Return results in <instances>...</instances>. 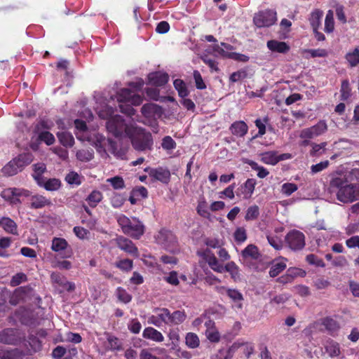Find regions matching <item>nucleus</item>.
Wrapping results in <instances>:
<instances>
[{"mask_svg":"<svg viewBox=\"0 0 359 359\" xmlns=\"http://www.w3.org/2000/svg\"><path fill=\"white\" fill-rule=\"evenodd\" d=\"M98 116L107 119V131L116 137H128L133 148L137 151L151 150L153 139L150 133L135 127L130 119L124 120L119 115H114V111L108 105L97 107Z\"/></svg>","mask_w":359,"mask_h":359,"instance_id":"1","label":"nucleus"},{"mask_svg":"<svg viewBox=\"0 0 359 359\" xmlns=\"http://www.w3.org/2000/svg\"><path fill=\"white\" fill-rule=\"evenodd\" d=\"M328 191L343 203L359 200V168L346 172H335L330 175Z\"/></svg>","mask_w":359,"mask_h":359,"instance_id":"2","label":"nucleus"},{"mask_svg":"<svg viewBox=\"0 0 359 359\" xmlns=\"http://www.w3.org/2000/svg\"><path fill=\"white\" fill-rule=\"evenodd\" d=\"M74 124L76 129V136L77 139L81 141L89 142L95 147L97 153L102 158H109L107 151L111 152L117 158H126V149H118L116 143L111 139H106L103 135L95 131H90L86 127V123L80 119H76Z\"/></svg>","mask_w":359,"mask_h":359,"instance_id":"3","label":"nucleus"},{"mask_svg":"<svg viewBox=\"0 0 359 359\" xmlns=\"http://www.w3.org/2000/svg\"><path fill=\"white\" fill-rule=\"evenodd\" d=\"M116 101L119 103L121 111L130 117L135 114V110L131 105L137 106L142 102V97L133 90L123 88L116 95Z\"/></svg>","mask_w":359,"mask_h":359,"instance_id":"4","label":"nucleus"},{"mask_svg":"<svg viewBox=\"0 0 359 359\" xmlns=\"http://www.w3.org/2000/svg\"><path fill=\"white\" fill-rule=\"evenodd\" d=\"M117 222L122 231L135 239H139L144 233V226L136 217L128 218L123 215L117 217Z\"/></svg>","mask_w":359,"mask_h":359,"instance_id":"5","label":"nucleus"},{"mask_svg":"<svg viewBox=\"0 0 359 359\" xmlns=\"http://www.w3.org/2000/svg\"><path fill=\"white\" fill-rule=\"evenodd\" d=\"M154 238L156 242L165 250L172 252L178 250L177 238L170 231L162 229Z\"/></svg>","mask_w":359,"mask_h":359,"instance_id":"6","label":"nucleus"},{"mask_svg":"<svg viewBox=\"0 0 359 359\" xmlns=\"http://www.w3.org/2000/svg\"><path fill=\"white\" fill-rule=\"evenodd\" d=\"M277 21V13L274 10L266 9L255 14L253 22L258 28L268 27Z\"/></svg>","mask_w":359,"mask_h":359,"instance_id":"7","label":"nucleus"},{"mask_svg":"<svg viewBox=\"0 0 359 359\" xmlns=\"http://www.w3.org/2000/svg\"><path fill=\"white\" fill-rule=\"evenodd\" d=\"M285 241L290 249L294 251L301 250L305 246V236L298 230H292L285 236Z\"/></svg>","mask_w":359,"mask_h":359,"instance_id":"8","label":"nucleus"},{"mask_svg":"<svg viewBox=\"0 0 359 359\" xmlns=\"http://www.w3.org/2000/svg\"><path fill=\"white\" fill-rule=\"evenodd\" d=\"M327 130V125L323 120L318 121L316 125L303 129L299 137L302 139H313L322 135Z\"/></svg>","mask_w":359,"mask_h":359,"instance_id":"9","label":"nucleus"},{"mask_svg":"<svg viewBox=\"0 0 359 359\" xmlns=\"http://www.w3.org/2000/svg\"><path fill=\"white\" fill-rule=\"evenodd\" d=\"M170 311L166 308H156L154 313L149 317L148 323L160 327L163 324L169 325Z\"/></svg>","mask_w":359,"mask_h":359,"instance_id":"10","label":"nucleus"},{"mask_svg":"<svg viewBox=\"0 0 359 359\" xmlns=\"http://www.w3.org/2000/svg\"><path fill=\"white\" fill-rule=\"evenodd\" d=\"M24 335L15 329H5L0 332V341L4 344L15 345L20 343Z\"/></svg>","mask_w":359,"mask_h":359,"instance_id":"11","label":"nucleus"},{"mask_svg":"<svg viewBox=\"0 0 359 359\" xmlns=\"http://www.w3.org/2000/svg\"><path fill=\"white\" fill-rule=\"evenodd\" d=\"M222 294H226L232 302V307L235 309H243V296L242 293L236 289L222 287L220 290Z\"/></svg>","mask_w":359,"mask_h":359,"instance_id":"12","label":"nucleus"},{"mask_svg":"<svg viewBox=\"0 0 359 359\" xmlns=\"http://www.w3.org/2000/svg\"><path fill=\"white\" fill-rule=\"evenodd\" d=\"M51 249L57 252L63 258L70 257L71 249L67 241L62 238H54L52 240Z\"/></svg>","mask_w":359,"mask_h":359,"instance_id":"13","label":"nucleus"},{"mask_svg":"<svg viewBox=\"0 0 359 359\" xmlns=\"http://www.w3.org/2000/svg\"><path fill=\"white\" fill-rule=\"evenodd\" d=\"M145 171L149 176L154 180L159 181L163 184H168L170 179V170L167 168L158 167L156 168H147Z\"/></svg>","mask_w":359,"mask_h":359,"instance_id":"14","label":"nucleus"},{"mask_svg":"<svg viewBox=\"0 0 359 359\" xmlns=\"http://www.w3.org/2000/svg\"><path fill=\"white\" fill-rule=\"evenodd\" d=\"M117 246L126 252L137 257L138 250L134 243L128 238L123 236H118L115 239Z\"/></svg>","mask_w":359,"mask_h":359,"instance_id":"15","label":"nucleus"},{"mask_svg":"<svg viewBox=\"0 0 359 359\" xmlns=\"http://www.w3.org/2000/svg\"><path fill=\"white\" fill-rule=\"evenodd\" d=\"M255 185V180L248 179L238 189L236 192L237 196H242L245 199L250 198L254 192Z\"/></svg>","mask_w":359,"mask_h":359,"instance_id":"16","label":"nucleus"},{"mask_svg":"<svg viewBox=\"0 0 359 359\" xmlns=\"http://www.w3.org/2000/svg\"><path fill=\"white\" fill-rule=\"evenodd\" d=\"M206 327L205 336L207 339L213 343H217L220 340V334L215 327V323L210 320L205 323Z\"/></svg>","mask_w":359,"mask_h":359,"instance_id":"17","label":"nucleus"},{"mask_svg":"<svg viewBox=\"0 0 359 359\" xmlns=\"http://www.w3.org/2000/svg\"><path fill=\"white\" fill-rule=\"evenodd\" d=\"M204 258L209 266L217 273H223V265L219 263L217 257L210 250L204 252Z\"/></svg>","mask_w":359,"mask_h":359,"instance_id":"18","label":"nucleus"},{"mask_svg":"<svg viewBox=\"0 0 359 359\" xmlns=\"http://www.w3.org/2000/svg\"><path fill=\"white\" fill-rule=\"evenodd\" d=\"M149 83L155 86H162L168 81V75L160 72H153L148 75Z\"/></svg>","mask_w":359,"mask_h":359,"instance_id":"19","label":"nucleus"},{"mask_svg":"<svg viewBox=\"0 0 359 359\" xmlns=\"http://www.w3.org/2000/svg\"><path fill=\"white\" fill-rule=\"evenodd\" d=\"M50 278L54 283L62 287L63 289L67 291H72L75 289L74 283L67 281L66 278L59 273H53Z\"/></svg>","mask_w":359,"mask_h":359,"instance_id":"20","label":"nucleus"},{"mask_svg":"<svg viewBox=\"0 0 359 359\" xmlns=\"http://www.w3.org/2000/svg\"><path fill=\"white\" fill-rule=\"evenodd\" d=\"M306 275V272L299 268H289L285 276H283L278 278L279 282L282 283H287L291 282L294 278L300 276L304 277Z\"/></svg>","mask_w":359,"mask_h":359,"instance_id":"21","label":"nucleus"},{"mask_svg":"<svg viewBox=\"0 0 359 359\" xmlns=\"http://www.w3.org/2000/svg\"><path fill=\"white\" fill-rule=\"evenodd\" d=\"M141 111L142 114L147 118H153L156 116H160L162 113L161 108L154 103L144 104L142 107Z\"/></svg>","mask_w":359,"mask_h":359,"instance_id":"22","label":"nucleus"},{"mask_svg":"<svg viewBox=\"0 0 359 359\" xmlns=\"http://www.w3.org/2000/svg\"><path fill=\"white\" fill-rule=\"evenodd\" d=\"M144 339H150L156 342L164 341V337L161 332L151 327H146L142 332Z\"/></svg>","mask_w":359,"mask_h":359,"instance_id":"23","label":"nucleus"},{"mask_svg":"<svg viewBox=\"0 0 359 359\" xmlns=\"http://www.w3.org/2000/svg\"><path fill=\"white\" fill-rule=\"evenodd\" d=\"M0 226L4 230L13 235H18V226L16 223L9 217H1L0 218Z\"/></svg>","mask_w":359,"mask_h":359,"instance_id":"24","label":"nucleus"},{"mask_svg":"<svg viewBox=\"0 0 359 359\" xmlns=\"http://www.w3.org/2000/svg\"><path fill=\"white\" fill-rule=\"evenodd\" d=\"M267 47L270 50L280 53H287L290 50V46L285 42L276 40L269 41Z\"/></svg>","mask_w":359,"mask_h":359,"instance_id":"25","label":"nucleus"},{"mask_svg":"<svg viewBox=\"0 0 359 359\" xmlns=\"http://www.w3.org/2000/svg\"><path fill=\"white\" fill-rule=\"evenodd\" d=\"M324 348L325 349V352L331 358L337 357L341 353L339 344L332 339H329L325 341Z\"/></svg>","mask_w":359,"mask_h":359,"instance_id":"26","label":"nucleus"},{"mask_svg":"<svg viewBox=\"0 0 359 359\" xmlns=\"http://www.w3.org/2000/svg\"><path fill=\"white\" fill-rule=\"evenodd\" d=\"M286 262L287 259L283 257L275 260L269 271L270 276L276 277L281 273L287 266Z\"/></svg>","mask_w":359,"mask_h":359,"instance_id":"27","label":"nucleus"},{"mask_svg":"<svg viewBox=\"0 0 359 359\" xmlns=\"http://www.w3.org/2000/svg\"><path fill=\"white\" fill-rule=\"evenodd\" d=\"M230 130L236 136L243 137L248 133V127L244 121H236L231 124Z\"/></svg>","mask_w":359,"mask_h":359,"instance_id":"28","label":"nucleus"},{"mask_svg":"<svg viewBox=\"0 0 359 359\" xmlns=\"http://www.w3.org/2000/svg\"><path fill=\"white\" fill-rule=\"evenodd\" d=\"M34 157L31 153H23L14 158L20 171H22L27 165L33 161Z\"/></svg>","mask_w":359,"mask_h":359,"instance_id":"29","label":"nucleus"},{"mask_svg":"<svg viewBox=\"0 0 359 359\" xmlns=\"http://www.w3.org/2000/svg\"><path fill=\"white\" fill-rule=\"evenodd\" d=\"M1 172L4 177H11L21 171L13 158L1 168Z\"/></svg>","mask_w":359,"mask_h":359,"instance_id":"30","label":"nucleus"},{"mask_svg":"<svg viewBox=\"0 0 359 359\" xmlns=\"http://www.w3.org/2000/svg\"><path fill=\"white\" fill-rule=\"evenodd\" d=\"M50 203V201L41 195H34L30 198V207L34 209L42 208Z\"/></svg>","mask_w":359,"mask_h":359,"instance_id":"31","label":"nucleus"},{"mask_svg":"<svg viewBox=\"0 0 359 359\" xmlns=\"http://www.w3.org/2000/svg\"><path fill=\"white\" fill-rule=\"evenodd\" d=\"M187 318V314L183 311H175L173 313L170 312L169 325H179L182 324Z\"/></svg>","mask_w":359,"mask_h":359,"instance_id":"32","label":"nucleus"},{"mask_svg":"<svg viewBox=\"0 0 359 359\" xmlns=\"http://www.w3.org/2000/svg\"><path fill=\"white\" fill-rule=\"evenodd\" d=\"M46 165L43 163H39L33 165L34 173L32 174V177L39 186L42 185V175L46 171Z\"/></svg>","mask_w":359,"mask_h":359,"instance_id":"33","label":"nucleus"},{"mask_svg":"<svg viewBox=\"0 0 359 359\" xmlns=\"http://www.w3.org/2000/svg\"><path fill=\"white\" fill-rule=\"evenodd\" d=\"M261 161L265 164L275 165L278 163V152L271 151L262 153L261 154Z\"/></svg>","mask_w":359,"mask_h":359,"instance_id":"34","label":"nucleus"},{"mask_svg":"<svg viewBox=\"0 0 359 359\" xmlns=\"http://www.w3.org/2000/svg\"><path fill=\"white\" fill-rule=\"evenodd\" d=\"M21 356V353L17 348H0V359H20Z\"/></svg>","mask_w":359,"mask_h":359,"instance_id":"35","label":"nucleus"},{"mask_svg":"<svg viewBox=\"0 0 359 359\" xmlns=\"http://www.w3.org/2000/svg\"><path fill=\"white\" fill-rule=\"evenodd\" d=\"M224 271L229 272L235 281L240 278L239 268L233 262H229L223 266V272Z\"/></svg>","mask_w":359,"mask_h":359,"instance_id":"36","label":"nucleus"},{"mask_svg":"<svg viewBox=\"0 0 359 359\" xmlns=\"http://www.w3.org/2000/svg\"><path fill=\"white\" fill-rule=\"evenodd\" d=\"M60 142L65 147H72L74 143V139L72 135L68 132L62 131L57 134Z\"/></svg>","mask_w":359,"mask_h":359,"instance_id":"37","label":"nucleus"},{"mask_svg":"<svg viewBox=\"0 0 359 359\" xmlns=\"http://www.w3.org/2000/svg\"><path fill=\"white\" fill-rule=\"evenodd\" d=\"M345 58L351 67H356L359 64V48H355L353 50L348 51Z\"/></svg>","mask_w":359,"mask_h":359,"instance_id":"38","label":"nucleus"},{"mask_svg":"<svg viewBox=\"0 0 359 359\" xmlns=\"http://www.w3.org/2000/svg\"><path fill=\"white\" fill-rule=\"evenodd\" d=\"M242 255L245 258L257 259L259 256V250L256 245L250 244L242 251Z\"/></svg>","mask_w":359,"mask_h":359,"instance_id":"39","label":"nucleus"},{"mask_svg":"<svg viewBox=\"0 0 359 359\" xmlns=\"http://www.w3.org/2000/svg\"><path fill=\"white\" fill-rule=\"evenodd\" d=\"M196 211L198 214L201 217L205 218H208L210 217V213L208 207V203L204 197H202L199 199L196 208Z\"/></svg>","mask_w":359,"mask_h":359,"instance_id":"40","label":"nucleus"},{"mask_svg":"<svg viewBox=\"0 0 359 359\" xmlns=\"http://www.w3.org/2000/svg\"><path fill=\"white\" fill-rule=\"evenodd\" d=\"M185 344L189 348H196L200 345L198 335L194 332H188L185 336Z\"/></svg>","mask_w":359,"mask_h":359,"instance_id":"41","label":"nucleus"},{"mask_svg":"<svg viewBox=\"0 0 359 359\" xmlns=\"http://www.w3.org/2000/svg\"><path fill=\"white\" fill-rule=\"evenodd\" d=\"M14 188H9L2 191L1 196L6 201H10L12 204H18L20 203V199L15 196Z\"/></svg>","mask_w":359,"mask_h":359,"instance_id":"42","label":"nucleus"},{"mask_svg":"<svg viewBox=\"0 0 359 359\" xmlns=\"http://www.w3.org/2000/svg\"><path fill=\"white\" fill-rule=\"evenodd\" d=\"M102 194L97 190L93 191L87 197L86 201L90 207H95L102 201Z\"/></svg>","mask_w":359,"mask_h":359,"instance_id":"43","label":"nucleus"},{"mask_svg":"<svg viewBox=\"0 0 359 359\" xmlns=\"http://www.w3.org/2000/svg\"><path fill=\"white\" fill-rule=\"evenodd\" d=\"M322 325L331 334H333L339 328L338 323L335 320L330 317L325 318L323 320Z\"/></svg>","mask_w":359,"mask_h":359,"instance_id":"44","label":"nucleus"},{"mask_svg":"<svg viewBox=\"0 0 359 359\" xmlns=\"http://www.w3.org/2000/svg\"><path fill=\"white\" fill-rule=\"evenodd\" d=\"M246 163H248L252 170L257 171V176L259 178L263 179L269 174V171L265 168L259 165L258 163L253 161L248 160Z\"/></svg>","mask_w":359,"mask_h":359,"instance_id":"45","label":"nucleus"},{"mask_svg":"<svg viewBox=\"0 0 359 359\" xmlns=\"http://www.w3.org/2000/svg\"><path fill=\"white\" fill-rule=\"evenodd\" d=\"M267 241L271 246L279 250L283 248V241L280 236L276 234L269 233L266 236Z\"/></svg>","mask_w":359,"mask_h":359,"instance_id":"46","label":"nucleus"},{"mask_svg":"<svg viewBox=\"0 0 359 359\" xmlns=\"http://www.w3.org/2000/svg\"><path fill=\"white\" fill-rule=\"evenodd\" d=\"M323 13L321 11L316 10L312 12L310 18V23L314 31H316L320 25V20L323 17Z\"/></svg>","mask_w":359,"mask_h":359,"instance_id":"47","label":"nucleus"},{"mask_svg":"<svg viewBox=\"0 0 359 359\" xmlns=\"http://www.w3.org/2000/svg\"><path fill=\"white\" fill-rule=\"evenodd\" d=\"M173 84L175 88L178 92V95L180 97L184 98L188 95L189 91L187 90L185 83L182 80L175 79L174 81Z\"/></svg>","mask_w":359,"mask_h":359,"instance_id":"48","label":"nucleus"},{"mask_svg":"<svg viewBox=\"0 0 359 359\" xmlns=\"http://www.w3.org/2000/svg\"><path fill=\"white\" fill-rule=\"evenodd\" d=\"M107 342L108 347L111 351H121L122 350V343L121 341L116 337L107 334Z\"/></svg>","mask_w":359,"mask_h":359,"instance_id":"49","label":"nucleus"},{"mask_svg":"<svg viewBox=\"0 0 359 359\" xmlns=\"http://www.w3.org/2000/svg\"><path fill=\"white\" fill-rule=\"evenodd\" d=\"M334 14L333 12L330 10L326 14L325 20V31L327 33H331L334 31Z\"/></svg>","mask_w":359,"mask_h":359,"instance_id":"50","label":"nucleus"},{"mask_svg":"<svg viewBox=\"0 0 359 359\" xmlns=\"http://www.w3.org/2000/svg\"><path fill=\"white\" fill-rule=\"evenodd\" d=\"M60 185L61 182L59 180L53 178L48 180L45 182H43V180L41 187H43L48 191H56L60 187Z\"/></svg>","mask_w":359,"mask_h":359,"instance_id":"51","label":"nucleus"},{"mask_svg":"<svg viewBox=\"0 0 359 359\" xmlns=\"http://www.w3.org/2000/svg\"><path fill=\"white\" fill-rule=\"evenodd\" d=\"M76 156L78 160L81 161L87 162L90 161L93 158V152L91 149H82L79 150L76 152Z\"/></svg>","mask_w":359,"mask_h":359,"instance_id":"52","label":"nucleus"},{"mask_svg":"<svg viewBox=\"0 0 359 359\" xmlns=\"http://www.w3.org/2000/svg\"><path fill=\"white\" fill-rule=\"evenodd\" d=\"M107 182L109 183L114 189H122L125 187L124 180L119 176L108 178Z\"/></svg>","mask_w":359,"mask_h":359,"instance_id":"53","label":"nucleus"},{"mask_svg":"<svg viewBox=\"0 0 359 359\" xmlns=\"http://www.w3.org/2000/svg\"><path fill=\"white\" fill-rule=\"evenodd\" d=\"M240 346L243 347L244 353L248 358H249L250 355L254 351L253 345L248 342H246V343H239L238 341L235 342L232 346V348H239Z\"/></svg>","mask_w":359,"mask_h":359,"instance_id":"54","label":"nucleus"},{"mask_svg":"<svg viewBox=\"0 0 359 359\" xmlns=\"http://www.w3.org/2000/svg\"><path fill=\"white\" fill-rule=\"evenodd\" d=\"M233 238L236 243H241L246 241L247 233L246 231L243 227H238L234 233Z\"/></svg>","mask_w":359,"mask_h":359,"instance_id":"55","label":"nucleus"},{"mask_svg":"<svg viewBox=\"0 0 359 359\" xmlns=\"http://www.w3.org/2000/svg\"><path fill=\"white\" fill-rule=\"evenodd\" d=\"M259 210L257 205H252L249 207L246 211L245 219L247 221L254 220L258 217Z\"/></svg>","mask_w":359,"mask_h":359,"instance_id":"56","label":"nucleus"},{"mask_svg":"<svg viewBox=\"0 0 359 359\" xmlns=\"http://www.w3.org/2000/svg\"><path fill=\"white\" fill-rule=\"evenodd\" d=\"M116 294L118 299L123 303L127 304L132 299V296L122 287H118Z\"/></svg>","mask_w":359,"mask_h":359,"instance_id":"57","label":"nucleus"},{"mask_svg":"<svg viewBox=\"0 0 359 359\" xmlns=\"http://www.w3.org/2000/svg\"><path fill=\"white\" fill-rule=\"evenodd\" d=\"M161 147L166 151H172L176 147V143L170 136H165L163 138Z\"/></svg>","mask_w":359,"mask_h":359,"instance_id":"58","label":"nucleus"},{"mask_svg":"<svg viewBox=\"0 0 359 359\" xmlns=\"http://www.w3.org/2000/svg\"><path fill=\"white\" fill-rule=\"evenodd\" d=\"M297 189V185L294 183H284L281 187V193L286 196H289Z\"/></svg>","mask_w":359,"mask_h":359,"instance_id":"59","label":"nucleus"},{"mask_svg":"<svg viewBox=\"0 0 359 359\" xmlns=\"http://www.w3.org/2000/svg\"><path fill=\"white\" fill-rule=\"evenodd\" d=\"M115 266L123 271H130L133 268V261L129 259H121L116 262Z\"/></svg>","mask_w":359,"mask_h":359,"instance_id":"60","label":"nucleus"},{"mask_svg":"<svg viewBox=\"0 0 359 359\" xmlns=\"http://www.w3.org/2000/svg\"><path fill=\"white\" fill-rule=\"evenodd\" d=\"M69 184L79 185L81 183V177L76 172H70L65 177Z\"/></svg>","mask_w":359,"mask_h":359,"instance_id":"61","label":"nucleus"},{"mask_svg":"<svg viewBox=\"0 0 359 359\" xmlns=\"http://www.w3.org/2000/svg\"><path fill=\"white\" fill-rule=\"evenodd\" d=\"M111 204L115 208H121L125 201V198L120 194L115 193L111 198Z\"/></svg>","mask_w":359,"mask_h":359,"instance_id":"62","label":"nucleus"},{"mask_svg":"<svg viewBox=\"0 0 359 359\" xmlns=\"http://www.w3.org/2000/svg\"><path fill=\"white\" fill-rule=\"evenodd\" d=\"M235 184H232L229 185L228 187H226L224 190L222 191H220L219 193V197L220 198H224V197L228 198L229 199H233L235 197L234 194V189H235Z\"/></svg>","mask_w":359,"mask_h":359,"instance_id":"63","label":"nucleus"},{"mask_svg":"<svg viewBox=\"0 0 359 359\" xmlns=\"http://www.w3.org/2000/svg\"><path fill=\"white\" fill-rule=\"evenodd\" d=\"M39 138L41 141L44 142L47 145H51L55 142V137L52 133L48 131L41 132Z\"/></svg>","mask_w":359,"mask_h":359,"instance_id":"64","label":"nucleus"}]
</instances>
